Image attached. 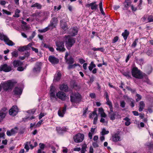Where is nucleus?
I'll return each mask as SVG.
<instances>
[{"label": "nucleus", "mask_w": 153, "mask_h": 153, "mask_svg": "<svg viewBox=\"0 0 153 153\" xmlns=\"http://www.w3.org/2000/svg\"><path fill=\"white\" fill-rule=\"evenodd\" d=\"M65 41L66 47L68 49H69L75 43V39L72 38L69 35L65 36Z\"/></svg>", "instance_id": "f257e3e1"}, {"label": "nucleus", "mask_w": 153, "mask_h": 153, "mask_svg": "<svg viewBox=\"0 0 153 153\" xmlns=\"http://www.w3.org/2000/svg\"><path fill=\"white\" fill-rule=\"evenodd\" d=\"M106 99L107 101L106 104L109 107L111 112L109 113V115L111 119L113 120L115 119V114L114 113H112L113 112V108L111 102L109 100L108 96L107 94L106 93Z\"/></svg>", "instance_id": "f03ea898"}, {"label": "nucleus", "mask_w": 153, "mask_h": 153, "mask_svg": "<svg viewBox=\"0 0 153 153\" xmlns=\"http://www.w3.org/2000/svg\"><path fill=\"white\" fill-rule=\"evenodd\" d=\"M1 84L4 90L7 91L9 89H12L14 85V83L11 80H9L3 83H1Z\"/></svg>", "instance_id": "7ed1b4c3"}, {"label": "nucleus", "mask_w": 153, "mask_h": 153, "mask_svg": "<svg viewBox=\"0 0 153 153\" xmlns=\"http://www.w3.org/2000/svg\"><path fill=\"white\" fill-rule=\"evenodd\" d=\"M131 73L132 76L136 78L142 79L143 77L141 72L137 68H133L132 70Z\"/></svg>", "instance_id": "20e7f679"}, {"label": "nucleus", "mask_w": 153, "mask_h": 153, "mask_svg": "<svg viewBox=\"0 0 153 153\" xmlns=\"http://www.w3.org/2000/svg\"><path fill=\"white\" fill-rule=\"evenodd\" d=\"M81 96L79 93L73 94L71 96V100L72 102L78 103L81 100Z\"/></svg>", "instance_id": "39448f33"}, {"label": "nucleus", "mask_w": 153, "mask_h": 153, "mask_svg": "<svg viewBox=\"0 0 153 153\" xmlns=\"http://www.w3.org/2000/svg\"><path fill=\"white\" fill-rule=\"evenodd\" d=\"M56 50L58 51L63 52L66 50L65 48L64 43L63 41H56Z\"/></svg>", "instance_id": "423d86ee"}, {"label": "nucleus", "mask_w": 153, "mask_h": 153, "mask_svg": "<svg viewBox=\"0 0 153 153\" xmlns=\"http://www.w3.org/2000/svg\"><path fill=\"white\" fill-rule=\"evenodd\" d=\"M84 138V135L80 133L76 134L73 138L74 141L76 143L81 142L83 140Z\"/></svg>", "instance_id": "0eeeda50"}, {"label": "nucleus", "mask_w": 153, "mask_h": 153, "mask_svg": "<svg viewBox=\"0 0 153 153\" xmlns=\"http://www.w3.org/2000/svg\"><path fill=\"white\" fill-rule=\"evenodd\" d=\"M0 39L1 40H4L6 44L9 46H13L15 44L11 40H9L6 36L0 34Z\"/></svg>", "instance_id": "6e6552de"}, {"label": "nucleus", "mask_w": 153, "mask_h": 153, "mask_svg": "<svg viewBox=\"0 0 153 153\" xmlns=\"http://www.w3.org/2000/svg\"><path fill=\"white\" fill-rule=\"evenodd\" d=\"M56 97L62 101L65 100L67 99H68L65 93L63 92L59 91L56 94Z\"/></svg>", "instance_id": "1a4fd4ad"}, {"label": "nucleus", "mask_w": 153, "mask_h": 153, "mask_svg": "<svg viewBox=\"0 0 153 153\" xmlns=\"http://www.w3.org/2000/svg\"><path fill=\"white\" fill-rule=\"evenodd\" d=\"M19 110L16 106H13L9 110V114L12 116L16 115L18 112Z\"/></svg>", "instance_id": "9d476101"}, {"label": "nucleus", "mask_w": 153, "mask_h": 153, "mask_svg": "<svg viewBox=\"0 0 153 153\" xmlns=\"http://www.w3.org/2000/svg\"><path fill=\"white\" fill-rule=\"evenodd\" d=\"M58 20L57 18H53L51 21L50 24L48 25L51 29L56 27L58 23Z\"/></svg>", "instance_id": "9b49d317"}, {"label": "nucleus", "mask_w": 153, "mask_h": 153, "mask_svg": "<svg viewBox=\"0 0 153 153\" xmlns=\"http://www.w3.org/2000/svg\"><path fill=\"white\" fill-rule=\"evenodd\" d=\"M68 130V128L67 126H63L62 127H56V130L59 134H62L63 132L67 131Z\"/></svg>", "instance_id": "f8f14e48"}, {"label": "nucleus", "mask_w": 153, "mask_h": 153, "mask_svg": "<svg viewBox=\"0 0 153 153\" xmlns=\"http://www.w3.org/2000/svg\"><path fill=\"white\" fill-rule=\"evenodd\" d=\"M55 90L54 87L51 85L50 87V96L51 100H56L57 98L55 95Z\"/></svg>", "instance_id": "ddd939ff"}, {"label": "nucleus", "mask_w": 153, "mask_h": 153, "mask_svg": "<svg viewBox=\"0 0 153 153\" xmlns=\"http://www.w3.org/2000/svg\"><path fill=\"white\" fill-rule=\"evenodd\" d=\"M42 65V63L41 62H36L33 69V72L36 73L39 72L41 68Z\"/></svg>", "instance_id": "4468645a"}, {"label": "nucleus", "mask_w": 153, "mask_h": 153, "mask_svg": "<svg viewBox=\"0 0 153 153\" xmlns=\"http://www.w3.org/2000/svg\"><path fill=\"white\" fill-rule=\"evenodd\" d=\"M11 70V68L10 66H8L7 64H5L1 65L0 67V71H3L6 72H8Z\"/></svg>", "instance_id": "2eb2a0df"}, {"label": "nucleus", "mask_w": 153, "mask_h": 153, "mask_svg": "<svg viewBox=\"0 0 153 153\" xmlns=\"http://www.w3.org/2000/svg\"><path fill=\"white\" fill-rule=\"evenodd\" d=\"M18 128L15 127L13 128L10 131H7V134L8 136H10L17 133L18 131Z\"/></svg>", "instance_id": "dca6fc26"}, {"label": "nucleus", "mask_w": 153, "mask_h": 153, "mask_svg": "<svg viewBox=\"0 0 153 153\" xmlns=\"http://www.w3.org/2000/svg\"><path fill=\"white\" fill-rule=\"evenodd\" d=\"M48 59L52 64H57L59 62V59L54 56H50Z\"/></svg>", "instance_id": "f3484780"}, {"label": "nucleus", "mask_w": 153, "mask_h": 153, "mask_svg": "<svg viewBox=\"0 0 153 153\" xmlns=\"http://www.w3.org/2000/svg\"><path fill=\"white\" fill-rule=\"evenodd\" d=\"M40 16L38 13H34L30 16V20L31 21H33L35 20L38 21L39 20Z\"/></svg>", "instance_id": "a211bd4d"}, {"label": "nucleus", "mask_w": 153, "mask_h": 153, "mask_svg": "<svg viewBox=\"0 0 153 153\" xmlns=\"http://www.w3.org/2000/svg\"><path fill=\"white\" fill-rule=\"evenodd\" d=\"M6 114L7 112L4 109H2L0 111V122L5 118Z\"/></svg>", "instance_id": "6ab92c4d"}, {"label": "nucleus", "mask_w": 153, "mask_h": 153, "mask_svg": "<svg viewBox=\"0 0 153 153\" xmlns=\"http://www.w3.org/2000/svg\"><path fill=\"white\" fill-rule=\"evenodd\" d=\"M59 88L62 91L67 92L68 91V87L66 84H63L60 85Z\"/></svg>", "instance_id": "aec40b11"}, {"label": "nucleus", "mask_w": 153, "mask_h": 153, "mask_svg": "<svg viewBox=\"0 0 153 153\" xmlns=\"http://www.w3.org/2000/svg\"><path fill=\"white\" fill-rule=\"evenodd\" d=\"M78 28L76 27H74L70 29V34L73 36L76 35L78 33Z\"/></svg>", "instance_id": "412c9836"}, {"label": "nucleus", "mask_w": 153, "mask_h": 153, "mask_svg": "<svg viewBox=\"0 0 153 153\" xmlns=\"http://www.w3.org/2000/svg\"><path fill=\"white\" fill-rule=\"evenodd\" d=\"M96 2L91 3L87 4V6L91 7V8L92 10H96L97 9L98 5L96 4Z\"/></svg>", "instance_id": "4be33fe9"}, {"label": "nucleus", "mask_w": 153, "mask_h": 153, "mask_svg": "<svg viewBox=\"0 0 153 153\" xmlns=\"http://www.w3.org/2000/svg\"><path fill=\"white\" fill-rule=\"evenodd\" d=\"M66 105H65V107L62 108V109L61 110H59L58 111V115L61 117H63L64 115L65 114V112L66 111Z\"/></svg>", "instance_id": "5701e85b"}, {"label": "nucleus", "mask_w": 153, "mask_h": 153, "mask_svg": "<svg viewBox=\"0 0 153 153\" xmlns=\"http://www.w3.org/2000/svg\"><path fill=\"white\" fill-rule=\"evenodd\" d=\"M61 76L62 74L59 71L57 72L54 76L53 81L56 82L59 80L60 79Z\"/></svg>", "instance_id": "b1692460"}, {"label": "nucleus", "mask_w": 153, "mask_h": 153, "mask_svg": "<svg viewBox=\"0 0 153 153\" xmlns=\"http://www.w3.org/2000/svg\"><path fill=\"white\" fill-rule=\"evenodd\" d=\"M22 62L18 60H14L13 63V65L15 67L21 66L22 65Z\"/></svg>", "instance_id": "393cba45"}, {"label": "nucleus", "mask_w": 153, "mask_h": 153, "mask_svg": "<svg viewBox=\"0 0 153 153\" xmlns=\"http://www.w3.org/2000/svg\"><path fill=\"white\" fill-rule=\"evenodd\" d=\"M61 27L65 31L64 33H66L67 32L68 29V26L65 22L62 23L61 21Z\"/></svg>", "instance_id": "a878e982"}, {"label": "nucleus", "mask_w": 153, "mask_h": 153, "mask_svg": "<svg viewBox=\"0 0 153 153\" xmlns=\"http://www.w3.org/2000/svg\"><path fill=\"white\" fill-rule=\"evenodd\" d=\"M105 134V129L103 128L102 131L100 133V139L101 141H103L105 140L104 135Z\"/></svg>", "instance_id": "bb28decb"}, {"label": "nucleus", "mask_w": 153, "mask_h": 153, "mask_svg": "<svg viewBox=\"0 0 153 153\" xmlns=\"http://www.w3.org/2000/svg\"><path fill=\"white\" fill-rule=\"evenodd\" d=\"M13 91L15 94L17 95L21 94L22 92V89L18 87H16Z\"/></svg>", "instance_id": "cd10ccee"}, {"label": "nucleus", "mask_w": 153, "mask_h": 153, "mask_svg": "<svg viewBox=\"0 0 153 153\" xmlns=\"http://www.w3.org/2000/svg\"><path fill=\"white\" fill-rule=\"evenodd\" d=\"M145 106V104L144 102L141 101L139 103V111L140 112L142 111Z\"/></svg>", "instance_id": "c85d7f7f"}, {"label": "nucleus", "mask_w": 153, "mask_h": 153, "mask_svg": "<svg viewBox=\"0 0 153 153\" xmlns=\"http://www.w3.org/2000/svg\"><path fill=\"white\" fill-rule=\"evenodd\" d=\"M129 34V32L127 30H125L124 32L122 33V36H123L124 39L125 40H126L127 39Z\"/></svg>", "instance_id": "c756f323"}, {"label": "nucleus", "mask_w": 153, "mask_h": 153, "mask_svg": "<svg viewBox=\"0 0 153 153\" xmlns=\"http://www.w3.org/2000/svg\"><path fill=\"white\" fill-rule=\"evenodd\" d=\"M112 138L114 141L117 142L119 140L120 137L118 134H115L112 136Z\"/></svg>", "instance_id": "7c9ffc66"}, {"label": "nucleus", "mask_w": 153, "mask_h": 153, "mask_svg": "<svg viewBox=\"0 0 153 153\" xmlns=\"http://www.w3.org/2000/svg\"><path fill=\"white\" fill-rule=\"evenodd\" d=\"M131 0H125L124 3L125 7L128 8L129 6H131Z\"/></svg>", "instance_id": "2f4dec72"}, {"label": "nucleus", "mask_w": 153, "mask_h": 153, "mask_svg": "<svg viewBox=\"0 0 153 153\" xmlns=\"http://www.w3.org/2000/svg\"><path fill=\"white\" fill-rule=\"evenodd\" d=\"M99 114H100L101 117H105V113L104 112L103 109L102 108H100L99 109Z\"/></svg>", "instance_id": "473e14b6"}, {"label": "nucleus", "mask_w": 153, "mask_h": 153, "mask_svg": "<svg viewBox=\"0 0 153 153\" xmlns=\"http://www.w3.org/2000/svg\"><path fill=\"white\" fill-rule=\"evenodd\" d=\"M31 7H36L38 9H40L42 7L41 5L40 4L37 3H36L35 4H33L31 5Z\"/></svg>", "instance_id": "72a5a7b5"}, {"label": "nucleus", "mask_w": 153, "mask_h": 153, "mask_svg": "<svg viewBox=\"0 0 153 153\" xmlns=\"http://www.w3.org/2000/svg\"><path fill=\"white\" fill-rule=\"evenodd\" d=\"M31 143V141H30V142H27L25 144V146L24 148L26 150V151L28 152L29 150V145L30 146V144Z\"/></svg>", "instance_id": "f704fd0d"}, {"label": "nucleus", "mask_w": 153, "mask_h": 153, "mask_svg": "<svg viewBox=\"0 0 153 153\" xmlns=\"http://www.w3.org/2000/svg\"><path fill=\"white\" fill-rule=\"evenodd\" d=\"M66 62L69 65L72 64L74 62V59L70 57L69 59L66 60Z\"/></svg>", "instance_id": "c9c22d12"}, {"label": "nucleus", "mask_w": 153, "mask_h": 153, "mask_svg": "<svg viewBox=\"0 0 153 153\" xmlns=\"http://www.w3.org/2000/svg\"><path fill=\"white\" fill-rule=\"evenodd\" d=\"M79 65V64H74L73 65L70 64L69 65L68 67V69H70L72 68H75L76 67Z\"/></svg>", "instance_id": "e433bc0d"}, {"label": "nucleus", "mask_w": 153, "mask_h": 153, "mask_svg": "<svg viewBox=\"0 0 153 153\" xmlns=\"http://www.w3.org/2000/svg\"><path fill=\"white\" fill-rule=\"evenodd\" d=\"M87 146L86 144H83L82 146V150L81 151V153H85L86 151V149Z\"/></svg>", "instance_id": "4c0bfd02"}, {"label": "nucleus", "mask_w": 153, "mask_h": 153, "mask_svg": "<svg viewBox=\"0 0 153 153\" xmlns=\"http://www.w3.org/2000/svg\"><path fill=\"white\" fill-rule=\"evenodd\" d=\"M99 7L100 8V10L101 13L103 15H105V13L102 8V1L100 2L99 4Z\"/></svg>", "instance_id": "58836bf2"}, {"label": "nucleus", "mask_w": 153, "mask_h": 153, "mask_svg": "<svg viewBox=\"0 0 153 153\" xmlns=\"http://www.w3.org/2000/svg\"><path fill=\"white\" fill-rule=\"evenodd\" d=\"M31 141V143H34V146H33L32 144L30 143V148L31 149H33L34 147H36L37 145V143L36 142H34V140H32Z\"/></svg>", "instance_id": "ea45409f"}, {"label": "nucleus", "mask_w": 153, "mask_h": 153, "mask_svg": "<svg viewBox=\"0 0 153 153\" xmlns=\"http://www.w3.org/2000/svg\"><path fill=\"white\" fill-rule=\"evenodd\" d=\"M51 29L48 26L47 27H45V28L43 29L42 30H39V31L41 33H44L45 32L48 30H50Z\"/></svg>", "instance_id": "a19ab883"}, {"label": "nucleus", "mask_w": 153, "mask_h": 153, "mask_svg": "<svg viewBox=\"0 0 153 153\" xmlns=\"http://www.w3.org/2000/svg\"><path fill=\"white\" fill-rule=\"evenodd\" d=\"M18 50L19 51H24L25 50H27L26 46L19 47L18 49Z\"/></svg>", "instance_id": "79ce46f5"}, {"label": "nucleus", "mask_w": 153, "mask_h": 153, "mask_svg": "<svg viewBox=\"0 0 153 153\" xmlns=\"http://www.w3.org/2000/svg\"><path fill=\"white\" fill-rule=\"evenodd\" d=\"M92 50L94 51H103L104 50V49L102 48H92Z\"/></svg>", "instance_id": "37998d69"}, {"label": "nucleus", "mask_w": 153, "mask_h": 153, "mask_svg": "<svg viewBox=\"0 0 153 153\" xmlns=\"http://www.w3.org/2000/svg\"><path fill=\"white\" fill-rule=\"evenodd\" d=\"M123 75L128 78H131V75L129 72L124 73Z\"/></svg>", "instance_id": "c03bdc74"}, {"label": "nucleus", "mask_w": 153, "mask_h": 153, "mask_svg": "<svg viewBox=\"0 0 153 153\" xmlns=\"http://www.w3.org/2000/svg\"><path fill=\"white\" fill-rule=\"evenodd\" d=\"M138 39H135V40L134 41V42H133V43L131 45L132 47H133L134 48H135L136 45H137V42L138 41Z\"/></svg>", "instance_id": "a18cd8bd"}, {"label": "nucleus", "mask_w": 153, "mask_h": 153, "mask_svg": "<svg viewBox=\"0 0 153 153\" xmlns=\"http://www.w3.org/2000/svg\"><path fill=\"white\" fill-rule=\"evenodd\" d=\"M12 54L13 56L16 57L18 56V52L16 51H15L12 53Z\"/></svg>", "instance_id": "49530a36"}, {"label": "nucleus", "mask_w": 153, "mask_h": 153, "mask_svg": "<svg viewBox=\"0 0 153 153\" xmlns=\"http://www.w3.org/2000/svg\"><path fill=\"white\" fill-rule=\"evenodd\" d=\"M148 22H153V18L152 16V15L149 16L148 17Z\"/></svg>", "instance_id": "de8ad7c7"}, {"label": "nucleus", "mask_w": 153, "mask_h": 153, "mask_svg": "<svg viewBox=\"0 0 153 153\" xmlns=\"http://www.w3.org/2000/svg\"><path fill=\"white\" fill-rule=\"evenodd\" d=\"M95 114L94 115L95 118H94V121H93V123L94 124H96L97 123V117L98 116L97 114Z\"/></svg>", "instance_id": "09e8293b"}, {"label": "nucleus", "mask_w": 153, "mask_h": 153, "mask_svg": "<svg viewBox=\"0 0 153 153\" xmlns=\"http://www.w3.org/2000/svg\"><path fill=\"white\" fill-rule=\"evenodd\" d=\"M97 114L96 111H94L92 112V114L91 113V114L89 116V117L90 118H95V116H94V115L95 114Z\"/></svg>", "instance_id": "8fccbe9b"}, {"label": "nucleus", "mask_w": 153, "mask_h": 153, "mask_svg": "<svg viewBox=\"0 0 153 153\" xmlns=\"http://www.w3.org/2000/svg\"><path fill=\"white\" fill-rule=\"evenodd\" d=\"M136 96L137 97V98L136 99V100L137 102L139 101L141 99L142 97L140 94H136Z\"/></svg>", "instance_id": "3c124183"}, {"label": "nucleus", "mask_w": 153, "mask_h": 153, "mask_svg": "<svg viewBox=\"0 0 153 153\" xmlns=\"http://www.w3.org/2000/svg\"><path fill=\"white\" fill-rule=\"evenodd\" d=\"M26 68V66H25V68H23L22 67L19 66L17 68V70L19 71H22L24 70V69H25Z\"/></svg>", "instance_id": "603ef678"}, {"label": "nucleus", "mask_w": 153, "mask_h": 153, "mask_svg": "<svg viewBox=\"0 0 153 153\" xmlns=\"http://www.w3.org/2000/svg\"><path fill=\"white\" fill-rule=\"evenodd\" d=\"M29 53L28 52H27V53H26L25 54V55L24 56H22V57H19V59L21 60H24L25 57H26V56H29Z\"/></svg>", "instance_id": "864d4df0"}, {"label": "nucleus", "mask_w": 153, "mask_h": 153, "mask_svg": "<svg viewBox=\"0 0 153 153\" xmlns=\"http://www.w3.org/2000/svg\"><path fill=\"white\" fill-rule=\"evenodd\" d=\"M118 39L119 37L118 36H116L115 37L113 40L112 42L113 43H115L118 40Z\"/></svg>", "instance_id": "5fc2aeb1"}, {"label": "nucleus", "mask_w": 153, "mask_h": 153, "mask_svg": "<svg viewBox=\"0 0 153 153\" xmlns=\"http://www.w3.org/2000/svg\"><path fill=\"white\" fill-rule=\"evenodd\" d=\"M2 11L4 13L7 14V15H10L11 14L10 12L6 10L3 9Z\"/></svg>", "instance_id": "6e6d98bb"}, {"label": "nucleus", "mask_w": 153, "mask_h": 153, "mask_svg": "<svg viewBox=\"0 0 153 153\" xmlns=\"http://www.w3.org/2000/svg\"><path fill=\"white\" fill-rule=\"evenodd\" d=\"M92 145L94 147V148L98 147L99 146L97 142V141L93 142V143Z\"/></svg>", "instance_id": "4d7b16f0"}, {"label": "nucleus", "mask_w": 153, "mask_h": 153, "mask_svg": "<svg viewBox=\"0 0 153 153\" xmlns=\"http://www.w3.org/2000/svg\"><path fill=\"white\" fill-rule=\"evenodd\" d=\"M120 106L124 108L125 107L126 103L124 101H121L120 102Z\"/></svg>", "instance_id": "13d9d810"}, {"label": "nucleus", "mask_w": 153, "mask_h": 153, "mask_svg": "<svg viewBox=\"0 0 153 153\" xmlns=\"http://www.w3.org/2000/svg\"><path fill=\"white\" fill-rule=\"evenodd\" d=\"M131 9L132 11H135L137 10V8L136 7H134L133 5H131Z\"/></svg>", "instance_id": "bf43d9fd"}, {"label": "nucleus", "mask_w": 153, "mask_h": 153, "mask_svg": "<svg viewBox=\"0 0 153 153\" xmlns=\"http://www.w3.org/2000/svg\"><path fill=\"white\" fill-rule=\"evenodd\" d=\"M45 114L44 113H41L39 114V119L40 120L43 117H44Z\"/></svg>", "instance_id": "052dcab7"}, {"label": "nucleus", "mask_w": 153, "mask_h": 153, "mask_svg": "<svg viewBox=\"0 0 153 153\" xmlns=\"http://www.w3.org/2000/svg\"><path fill=\"white\" fill-rule=\"evenodd\" d=\"M32 46V44L30 43L27 45L26 46V47L27 48V50H29V49H30V48Z\"/></svg>", "instance_id": "680f3d73"}, {"label": "nucleus", "mask_w": 153, "mask_h": 153, "mask_svg": "<svg viewBox=\"0 0 153 153\" xmlns=\"http://www.w3.org/2000/svg\"><path fill=\"white\" fill-rule=\"evenodd\" d=\"M94 134H93L91 132H89L88 133V135L89 138H90V139H92V136Z\"/></svg>", "instance_id": "e2e57ef3"}, {"label": "nucleus", "mask_w": 153, "mask_h": 153, "mask_svg": "<svg viewBox=\"0 0 153 153\" xmlns=\"http://www.w3.org/2000/svg\"><path fill=\"white\" fill-rule=\"evenodd\" d=\"M39 146L41 149L43 150L45 148V145L43 144L40 143Z\"/></svg>", "instance_id": "0e129e2a"}, {"label": "nucleus", "mask_w": 153, "mask_h": 153, "mask_svg": "<svg viewBox=\"0 0 153 153\" xmlns=\"http://www.w3.org/2000/svg\"><path fill=\"white\" fill-rule=\"evenodd\" d=\"M90 97L92 98H94L95 97V94L94 93H91L89 95Z\"/></svg>", "instance_id": "69168bd1"}, {"label": "nucleus", "mask_w": 153, "mask_h": 153, "mask_svg": "<svg viewBox=\"0 0 153 153\" xmlns=\"http://www.w3.org/2000/svg\"><path fill=\"white\" fill-rule=\"evenodd\" d=\"M6 3V2L4 1H1L0 2V4L2 5H4Z\"/></svg>", "instance_id": "338daca9"}, {"label": "nucleus", "mask_w": 153, "mask_h": 153, "mask_svg": "<svg viewBox=\"0 0 153 153\" xmlns=\"http://www.w3.org/2000/svg\"><path fill=\"white\" fill-rule=\"evenodd\" d=\"M94 150L92 147L91 146L89 148V153H93Z\"/></svg>", "instance_id": "774afa93"}]
</instances>
